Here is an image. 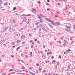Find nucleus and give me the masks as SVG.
<instances>
[{"mask_svg":"<svg viewBox=\"0 0 75 75\" xmlns=\"http://www.w3.org/2000/svg\"><path fill=\"white\" fill-rule=\"evenodd\" d=\"M57 5H58L59 6V4L58 3H57Z\"/></svg>","mask_w":75,"mask_h":75,"instance_id":"a19ab883","label":"nucleus"},{"mask_svg":"<svg viewBox=\"0 0 75 75\" xmlns=\"http://www.w3.org/2000/svg\"><path fill=\"white\" fill-rule=\"evenodd\" d=\"M64 42H67V40H64Z\"/></svg>","mask_w":75,"mask_h":75,"instance_id":"58836bf2","label":"nucleus"},{"mask_svg":"<svg viewBox=\"0 0 75 75\" xmlns=\"http://www.w3.org/2000/svg\"><path fill=\"white\" fill-rule=\"evenodd\" d=\"M24 37H25V36H24V35H23L21 37V39H23V38H24Z\"/></svg>","mask_w":75,"mask_h":75,"instance_id":"1a4fd4ad","label":"nucleus"},{"mask_svg":"<svg viewBox=\"0 0 75 75\" xmlns=\"http://www.w3.org/2000/svg\"><path fill=\"white\" fill-rule=\"evenodd\" d=\"M6 45V44H4V47H5Z\"/></svg>","mask_w":75,"mask_h":75,"instance_id":"5fc2aeb1","label":"nucleus"},{"mask_svg":"<svg viewBox=\"0 0 75 75\" xmlns=\"http://www.w3.org/2000/svg\"><path fill=\"white\" fill-rule=\"evenodd\" d=\"M54 68L56 70L57 69V65H54Z\"/></svg>","mask_w":75,"mask_h":75,"instance_id":"423d86ee","label":"nucleus"},{"mask_svg":"<svg viewBox=\"0 0 75 75\" xmlns=\"http://www.w3.org/2000/svg\"><path fill=\"white\" fill-rule=\"evenodd\" d=\"M6 29H7V27L6 26L4 30L5 31H7V30H6Z\"/></svg>","mask_w":75,"mask_h":75,"instance_id":"f8f14e48","label":"nucleus"},{"mask_svg":"<svg viewBox=\"0 0 75 75\" xmlns=\"http://www.w3.org/2000/svg\"><path fill=\"white\" fill-rule=\"evenodd\" d=\"M23 20L24 22H26V21H27V20H26V18H23Z\"/></svg>","mask_w":75,"mask_h":75,"instance_id":"20e7f679","label":"nucleus"},{"mask_svg":"<svg viewBox=\"0 0 75 75\" xmlns=\"http://www.w3.org/2000/svg\"><path fill=\"white\" fill-rule=\"evenodd\" d=\"M66 28H70L69 26H66Z\"/></svg>","mask_w":75,"mask_h":75,"instance_id":"39448f33","label":"nucleus"},{"mask_svg":"<svg viewBox=\"0 0 75 75\" xmlns=\"http://www.w3.org/2000/svg\"><path fill=\"white\" fill-rule=\"evenodd\" d=\"M30 57H32L33 56V54H32V52H30Z\"/></svg>","mask_w":75,"mask_h":75,"instance_id":"a211bd4d","label":"nucleus"},{"mask_svg":"<svg viewBox=\"0 0 75 75\" xmlns=\"http://www.w3.org/2000/svg\"><path fill=\"white\" fill-rule=\"evenodd\" d=\"M18 70H15V71L16 72H18Z\"/></svg>","mask_w":75,"mask_h":75,"instance_id":"aec40b11","label":"nucleus"},{"mask_svg":"<svg viewBox=\"0 0 75 75\" xmlns=\"http://www.w3.org/2000/svg\"><path fill=\"white\" fill-rule=\"evenodd\" d=\"M37 3L38 4H40V1H38L37 2Z\"/></svg>","mask_w":75,"mask_h":75,"instance_id":"c756f323","label":"nucleus"},{"mask_svg":"<svg viewBox=\"0 0 75 75\" xmlns=\"http://www.w3.org/2000/svg\"><path fill=\"white\" fill-rule=\"evenodd\" d=\"M2 57H4V55H2V56H1Z\"/></svg>","mask_w":75,"mask_h":75,"instance_id":"603ef678","label":"nucleus"},{"mask_svg":"<svg viewBox=\"0 0 75 75\" xmlns=\"http://www.w3.org/2000/svg\"><path fill=\"white\" fill-rule=\"evenodd\" d=\"M16 7L13 8V10H16Z\"/></svg>","mask_w":75,"mask_h":75,"instance_id":"b1692460","label":"nucleus"},{"mask_svg":"<svg viewBox=\"0 0 75 75\" xmlns=\"http://www.w3.org/2000/svg\"><path fill=\"white\" fill-rule=\"evenodd\" d=\"M52 42H51L50 43V45H52Z\"/></svg>","mask_w":75,"mask_h":75,"instance_id":"37998d69","label":"nucleus"},{"mask_svg":"<svg viewBox=\"0 0 75 75\" xmlns=\"http://www.w3.org/2000/svg\"><path fill=\"white\" fill-rule=\"evenodd\" d=\"M60 40H63V38H60Z\"/></svg>","mask_w":75,"mask_h":75,"instance_id":"7c9ffc66","label":"nucleus"},{"mask_svg":"<svg viewBox=\"0 0 75 75\" xmlns=\"http://www.w3.org/2000/svg\"><path fill=\"white\" fill-rule=\"evenodd\" d=\"M18 72H20V70H18Z\"/></svg>","mask_w":75,"mask_h":75,"instance_id":"3c124183","label":"nucleus"},{"mask_svg":"<svg viewBox=\"0 0 75 75\" xmlns=\"http://www.w3.org/2000/svg\"><path fill=\"white\" fill-rule=\"evenodd\" d=\"M47 1L48 2V3H50V0H47Z\"/></svg>","mask_w":75,"mask_h":75,"instance_id":"49530a36","label":"nucleus"},{"mask_svg":"<svg viewBox=\"0 0 75 75\" xmlns=\"http://www.w3.org/2000/svg\"><path fill=\"white\" fill-rule=\"evenodd\" d=\"M56 24L57 25H60V23L59 22H56Z\"/></svg>","mask_w":75,"mask_h":75,"instance_id":"6e6552de","label":"nucleus"},{"mask_svg":"<svg viewBox=\"0 0 75 75\" xmlns=\"http://www.w3.org/2000/svg\"><path fill=\"white\" fill-rule=\"evenodd\" d=\"M57 42H59V44H61V42L60 41H58Z\"/></svg>","mask_w":75,"mask_h":75,"instance_id":"bb28decb","label":"nucleus"},{"mask_svg":"<svg viewBox=\"0 0 75 75\" xmlns=\"http://www.w3.org/2000/svg\"><path fill=\"white\" fill-rule=\"evenodd\" d=\"M40 23L39 22H37V24H40Z\"/></svg>","mask_w":75,"mask_h":75,"instance_id":"864d4df0","label":"nucleus"},{"mask_svg":"<svg viewBox=\"0 0 75 75\" xmlns=\"http://www.w3.org/2000/svg\"><path fill=\"white\" fill-rule=\"evenodd\" d=\"M36 66H37V67H38V66H39V64H38L36 63Z\"/></svg>","mask_w":75,"mask_h":75,"instance_id":"5701e85b","label":"nucleus"},{"mask_svg":"<svg viewBox=\"0 0 75 75\" xmlns=\"http://www.w3.org/2000/svg\"><path fill=\"white\" fill-rule=\"evenodd\" d=\"M29 35L30 37H31V36L32 35H31V34H29Z\"/></svg>","mask_w":75,"mask_h":75,"instance_id":"4c0bfd02","label":"nucleus"},{"mask_svg":"<svg viewBox=\"0 0 75 75\" xmlns=\"http://www.w3.org/2000/svg\"><path fill=\"white\" fill-rule=\"evenodd\" d=\"M42 30H45V28H44V27H43L42 28Z\"/></svg>","mask_w":75,"mask_h":75,"instance_id":"2f4dec72","label":"nucleus"},{"mask_svg":"<svg viewBox=\"0 0 75 75\" xmlns=\"http://www.w3.org/2000/svg\"><path fill=\"white\" fill-rule=\"evenodd\" d=\"M17 61H20V59H18Z\"/></svg>","mask_w":75,"mask_h":75,"instance_id":"69168bd1","label":"nucleus"},{"mask_svg":"<svg viewBox=\"0 0 75 75\" xmlns=\"http://www.w3.org/2000/svg\"><path fill=\"white\" fill-rule=\"evenodd\" d=\"M49 54H52V52H49Z\"/></svg>","mask_w":75,"mask_h":75,"instance_id":"f704fd0d","label":"nucleus"},{"mask_svg":"<svg viewBox=\"0 0 75 75\" xmlns=\"http://www.w3.org/2000/svg\"><path fill=\"white\" fill-rule=\"evenodd\" d=\"M71 51V50L70 49H68V50L66 51V52H70Z\"/></svg>","mask_w":75,"mask_h":75,"instance_id":"0eeeda50","label":"nucleus"},{"mask_svg":"<svg viewBox=\"0 0 75 75\" xmlns=\"http://www.w3.org/2000/svg\"><path fill=\"white\" fill-rule=\"evenodd\" d=\"M73 8H74V9H75V6L73 7Z\"/></svg>","mask_w":75,"mask_h":75,"instance_id":"774afa93","label":"nucleus"},{"mask_svg":"<svg viewBox=\"0 0 75 75\" xmlns=\"http://www.w3.org/2000/svg\"><path fill=\"white\" fill-rule=\"evenodd\" d=\"M31 48H33V47H34V46L32 45L31 46Z\"/></svg>","mask_w":75,"mask_h":75,"instance_id":"ea45409f","label":"nucleus"},{"mask_svg":"<svg viewBox=\"0 0 75 75\" xmlns=\"http://www.w3.org/2000/svg\"><path fill=\"white\" fill-rule=\"evenodd\" d=\"M38 18H39L40 20H42V18L41 17H38Z\"/></svg>","mask_w":75,"mask_h":75,"instance_id":"9b49d317","label":"nucleus"},{"mask_svg":"<svg viewBox=\"0 0 75 75\" xmlns=\"http://www.w3.org/2000/svg\"><path fill=\"white\" fill-rule=\"evenodd\" d=\"M4 39H2V40H1V41L2 42H4Z\"/></svg>","mask_w":75,"mask_h":75,"instance_id":"412c9836","label":"nucleus"},{"mask_svg":"<svg viewBox=\"0 0 75 75\" xmlns=\"http://www.w3.org/2000/svg\"><path fill=\"white\" fill-rule=\"evenodd\" d=\"M16 42H17V43H19V42H20V40H17Z\"/></svg>","mask_w":75,"mask_h":75,"instance_id":"6ab92c4d","label":"nucleus"},{"mask_svg":"<svg viewBox=\"0 0 75 75\" xmlns=\"http://www.w3.org/2000/svg\"><path fill=\"white\" fill-rule=\"evenodd\" d=\"M70 28H65V29L66 31H71V30L69 29Z\"/></svg>","mask_w":75,"mask_h":75,"instance_id":"7ed1b4c3","label":"nucleus"},{"mask_svg":"<svg viewBox=\"0 0 75 75\" xmlns=\"http://www.w3.org/2000/svg\"><path fill=\"white\" fill-rule=\"evenodd\" d=\"M45 70H44L42 72V73H44V72H45Z\"/></svg>","mask_w":75,"mask_h":75,"instance_id":"393cba45","label":"nucleus"},{"mask_svg":"<svg viewBox=\"0 0 75 75\" xmlns=\"http://www.w3.org/2000/svg\"><path fill=\"white\" fill-rule=\"evenodd\" d=\"M23 54H21V57H23Z\"/></svg>","mask_w":75,"mask_h":75,"instance_id":"13d9d810","label":"nucleus"},{"mask_svg":"<svg viewBox=\"0 0 75 75\" xmlns=\"http://www.w3.org/2000/svg\"><path fill=\"white\" fill-rule=\"evenodd\" d=\"M14 70H13V69H11L9 70V71L10 72L11 71H14Z\"/></svg>","mask_w":75,"mask_h":75,"instance_id":"ddd939ff","label":"nucleus"},{"mask_svg":"<svg viewBox=\"0 0 75 75\" xmlns=\"http://www.w3.org/2000/svg\"><path fill=\"white\" fill-rule=\"evenodd\" d=\"M12 45H14V42H12Z\"/></svg>","mask_w":75,"mask_h":75,"instance_id":"72a5a7b5","label":"nucleus"},{"mask_svg":"<svg viewBox=\"0 0 75 75\" xmlns=\"http://www.w3.org/2000/svg\"><path fill=\"white\" fill-rule=\"evenodd\" d=\"M57 65H59V63H57Z\"/></svg>","mask_w":75,"mask_h":75,"instance_id":"0e129e2a","label":"nucleus"},{"mask_svg":"<svg viewBox=\"0 0 75 75\" xmlns=\"http://www.w3.org/2000/svg\"><path fill=\"white\" fill-rule=\"evenodd\" d=\"M45 20H46V21H47L49 22H51V20H50V19H48L47 18H45Z\"/></svg>","mask_w":75,"mask_h":75,"instance_id":"f03ea898","label":"nucleus"},{"mask_svg":"<svg viewBox=\"0 0 75 75\" xmlns=\"http://www.w3.org/2000/svg\"><path fill=\"white\" fill-rule=\"evenodd\" d=\"M30 73L32 75H35V74H34L32 72H30Z\"/></svg>","mask_w":75,"mask_h":75,"instance_id":"dca6fc26","label":"nucleus"},{"mask_svg":"<svg viewBox=\"0 0 75 75\" xmlns=\"http://www.w3.org/2000/svg\"><path fill=\"white\" fill-rule=\"evenodd\" d=\"M68 68H70V67H69V66H68Z\"/></svg>","mask_w":75,"mask_h":75,"instance_id":"e2e57ef3","label":"nucleus"},{"mask_svg":"<svg viewBox=\"0 0 75 75\" xmlns=\"http://www.w3.org/2000/svg\"><path fill=\"white\" fill-rule=\"evenodd\" d=\"M32 11L34 13H35V14H36V11L33 8L32 9Z\"/></svg>","mask_w":75,"mask_h":75,"instance_id":"f257e3e1","label":"nucleus"},{"mask_svg":"<svg viewBox=\"0 0 75 75\" xmlns=\"http://www.w3.org/2000/svg\"><path fill=\"white\" fill-rule=\"evenodd\" d=\"M59 58H60V59H61V56L59 55Z\"/></svg>","mask_w":75,"mask_h":75,"instance_id":"c85d7f7f","label":"nucleus"},{"mask_svg":"<svg viewBox=\"0 0 75 75\" xmlns=\"http://www.w3.org/2000/svg\"><path fill=\"white\" fill-rule=\"evenodd\" d=\"M53 25H55V26H56V23L55 24L54 23L53 24Z\"/></svg>","mask_w":75,"mask_h":75,"instance_id":"79ce46f5","label":"nucleus"},{"mask_svg":"<svg viewBox=\"0 0 75 75\" xmlns=\"http://www.w3.org/2000/svg\"><path fill=\"white\" fill-rule=\"evenodd\" d=\"M43 48H45V45H44L43 46Z\"/></svg>","mask_w":75,"mask_h":75,"instance_id":"de8ad7c7","label":"nucleus"},{"mask_svg":"<svg viewBox=\"0 0 75 75\" xmlns=\"http://www.w3.org/2000/svg\"><path fill=\"white\" fill-rule=\"evenodd\" d=\"M67 71H69V69H67Z\"/></svg>","mask_w":75,"mask_h":75,"instance_id":"680f3d73","label":"nucleus"},{"mask_svg":"<svg viewBox=\"0 0 75 75\" xmlns=\"http://www.w3.org/2000/svg\"><path fill=\"white\" fill-rule=\"evenodd\" d=\"M35 41H37V39H35L34 40Z\"/></svg>","mask_w":75,"mask_h":75,"instance_id":"e433bc0d","label":"nucleus"},{"mask_svg":"<svg viewBox=\"0 0 75 75\" xmlns=\"http://www.w3.org/2000/svg\"><path fill=\"white\" fill-rule=\"evenodd\" d=\"M54 58V57H53V56H52L51 57L52 59Z\"/></svg>","mask_w":75,"mask_h":75,"instance_id":"052dcab7","label":"nucleus"},{"mask_svg":"<svg viewBox=\"0 0 75 75\" xmlns=\"http://www.w3.org/2000/svg\"><path fill=\"white\" fill-rule=\"evenodd\" d=\"M22 69H25V68L24 67H22Z\"/></svg>","mask_w":75,"mask_h":75,"instance_id":"6e6d98bb","label":"nucleus"},{"mask_svg":"<svg viewBox=\"0 0 75 75\" xmlns=\"http://www.w3.org/2000/svg\"><path fill=\"white\" fill-rule=\"evenodd\" d=\"M40 27H42V25L41 24L40 25Z\"/></svg>","mask_w":75,"mask_h":75,"instance_id":"4be33fe9","label":"nucleus"},{"mask_svg":"<svg viewBox=\"0 0 75 75\" xmlns=\"http://www.w3.org/2000/svg\"><path fill=\"white\" fill-rule=\"evenodd\" d=\"M7 4L5 3L4 4V6H7Z\"/></svg>","mask_w":75,"mask_h":75,"instance_id":"473e14b6","label":"nucleus"},{"mask_svg":"<svg viewBox=\"0 0 75 75\" xmlns=\"http://www.w3.org/2000/svg\"><path fill=\"white\" fill-rule=\"evenodd\" d=\"M56 61H55V60H53L52 64H54V63H55V62Z\"/></svg>","mask_w":75,"mask_h":75,"instance_id":"4468645a","label":"nucleus"},{"mask_svg":"<svg viewBox=\"0 0 75 75\" xmlns=\"http://www.w3.org/2000/svg\"><path fill=\"white\" fill-rule=\"evenodd\" d=\"M11 57H12V58H14V56L13 55H11Z\"/></svg>","mask_w":75,"mask_h":75,"instance_id":"a18cd8bd","label":"nucleus"},{"mask_svg":"<svg viewBox=\"0 0 75 75\" xmlns=\"http://www.w3.org/2000/svg\"><path fill=\"white\" fill-rule=\"evenodd\" d=\"M24 43H25V42H22V45H23V44H24Z\"/></svg>","mask_w":75,"mask_h":75,"instance_id":"c03bdc74","label":"nucleus"},{"mask_svg":"<svg viewBox=\"0 0 75 75\" xmlns=\"http://www.w3.org/2000/svg\"><path fill=\"white\" fill-rule=\"evenodd\" d=\"M63 46H65V45H66V44L64 43V44H63Z\"/></svg>","mask_w":75,"mask_h":75,"instance_id":"cd10ccee","label":"nucleus"},{"mask_svg":"<svg viewBox=\"0 0 75 75\" xmlns=\"http://www.w3.org/2000/svg\"><path fill=\"white\" fill-rule=\"evenodd\" d=\"M36 73H37V74H38V71H36Z\"/></svg>","mask_w":75,"mask_h":75,"instance_id":"bf43d9fd","label":"nucleus"},{"mask_svg":"<svg viewBox=\"0 0 75 75\" xmlns=\"http://www.w3.org/2000/svg\"><path fill=\"white\" fill-rule=\"evenodd\" d=\"M20 48V46L18 47L16 50V51H17V50H18L19 48Z\"/></svg>","mask_w":75,"mask_h":75,"instance_id":"2eb2a0df","label":"nucleus"},{"mask_svg":"<svg viewBox=\"0 0 75 75\" xmlns=\"http://www.w3.org/2000/svg\"><path fill=\"white\" fill-rule=\"evenodd\" d=\"M74 30H75V25H74Z\"/></svg>","mask_w":75,"mask_h":75,"instance_id":"8fccbe9b","label":"nucleus"},{"mask_svg":"<svg viewBox=\"0 0 75 75\" xmlns=\"http://www.w3.org/2000/svg\"><path fill=\"white\" fill-rule=\"evenodd\" d=\"M51 22V23L52 24H54V22L52 21H51V22Z\"/></svg>","mask_w":75,"mask_h":75,"instance_id":"a878e982","label":"nucleus"},{"mask_svg":"<svg viewBox=\"0 0 75 75\" xmlns=\"http://www.w3.org/2000/svg\"><path fill=\"white\" fill-rule=\"evenodd\" d=\"M47 31H47V30H45V32L46 33H47Z\"/></svg>","mask_w":75,"mask_h":75,"instance_id":"338daca9","label":"nucleus"},{"mask_svg":"<svg viewBox=\"0 0 75 75\" xmlns=\"http://www.w3.org/2000/svg\"><path fill=\"white\" fill-rule=\"evenodd\" d=\"M28 22L27 23V24H29V23L30 22V19H28Z\"/></svg>","mask_w":75,"mask_h":75,"instance_id":"9d476101","label":"nucleus"},{"mask_svg":"<svg viewBox=\"0 0 75 75\" xmlns=\"http://www.w3.org/2000/svg\"><path fill=\"white\" fill-rule=\"evenodd\" d=\"M30 42L31 43L33 42V41L32 40H30Z\"/></svg>","mask_w":75,"mask_h":75,"instance_id":"4d7b16f0","label":"nucleus"},{"mask_svg":"<svg viewBox=\"0 0 75 75\" xmlns=\"http://www.w3.org/2000/svg\"><path fill=\"white\" fill-rule=\"evenodd\" d=\"M24 29H26L27 28V27H26V26H24Z\"/></svg>","mask_w":75,"mask_h":75,"instance_id":"f3484780","label":"nucleus"},{"mask_svg":"<svg viewBox=\"0 0 75 75\" xmlns=\"http://www.w3.org/2000/svg\"><path fill=\"white\" fill-rule=\"evenodd\" d=\"M25 57H26V58H28V56L26 55L25 56Z\"/></svg>","mask_w":75,"mask_h":75,"instance_id":"c9c22d12","label":"nucleus"},{"mask_svg":"<svg viewBox=\"0 0 75 75\" xmlns=\"http://www.w3.org/2000/svg\"><path fill=\"white\" fill-rule=\"evenodd\" d=\"M40 21L41 23H43V21Z\"/></svg>","mask_w":75,"mask_h":75,"instance_id":"09e8293b","label":"nucleus"}]
</instances>
